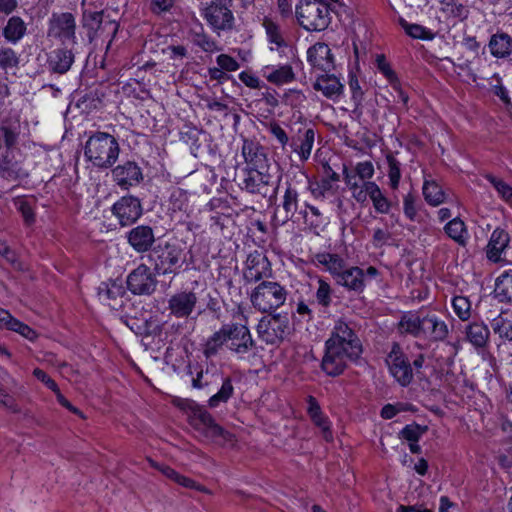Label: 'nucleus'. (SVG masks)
I'll return each mask as SVG.
<instances>
[{
	"label": "nucleus",
	"mask_w": 512,
	"mask_h": 512,
	"mask_svg": "<svg viewBox=\"0 0 512 512\" xmlns=\"http://www.w3.org/2000/svg\"><path fill=\"white\" fill-rule=\"evenodd\" d=\"M362 353L359 339L349 326L338 320L332 330V336L326 341V352L322 357V370L329 376L341 374L346 360H356Z\"/></svg>",
	"instance_id": "1"
},
{
	"label": "nucleus",
	"mask_w": 512,
	"mask_h": 512,
	"mask_svg": "<svg viewBox=\"0 0 512 512\" xmlns=\"http://www.w3.org/2000/svg\"><path fill=\"white\" fill-rule=\"evenodd\" d=\"M347 13V6L343 0H322V48H327L325 63H322V72H331L336 70L334 56L331 53L330 46L338 47L343 43L344 28L342 26V17Z\"/></svg>",
	"instance_id": "2"
},
{
	"label": "nucleus",
	"mask_w": 512,
	"mask_h": 512,
	"mask_svg": "<svg viewBox=\"0 0 512 512\" xmlns=\"http://www.w3.org/2000/svg\"><path fill=\"white\" fill-rule=\"evenodd\" d=\"M224 344L234 353L242 356L254 346V341L246 324H226L216 331L206 342V357L215 355Z\"/></svg>",
	"instance_id": "3"
},
{
	"label": "nucleus",
	"mask_w": 512,
	"mask_h": 512,
	"mask_svg": "<svg viewBox=\"0 0 512 512\" xmlns=\"http://www.w3.org/2000/svg\"><path fill=\"white\" fill-rule=\"evenodd\" d=\"M400 330L414 337L433 342L444 341L449 335L448 325L434 313L409 312L401 317Z\"/></svg>",
	"instance_id": "4"
},
{
	"label": "nucleus",
	"mask_w": 512,
	"mask_h": 512,
	"mask_svg": "<svg viewBox=\"0 0 512 512\" xmlns=\"http://www.w3.org/2000/svg\"><path fill=\"white\" fill-rule=\"evenodd\" d=\"M120 153L119 143L114 136L106 132H95L86 141L84 157L98 169H109L117 161Z\"/></svg>",
	"instance_id": "5"
},
{
	"label": "nucleus",
	"mask_w": 512,
	"mask_h": 512,
	"mask_svg": "<svg viewBox=\"0 0 512 512\" xmlns=\"http://www.w3.org/2000/svg\"><path fill=\"white\" fill-rule=\"evenodd\" d=\"M188 419L190 425L204 439L222 446L233 444L234 436L219 426L204 408L197 405L191 407Z\"/></svg>",
	"instance_id": "6"
},
{
	"label": "nucleus",
	"mask_w": 512,
	"mask_h": 512,
	"mask_svg": "<svg viewBox=\"0 0 512 512\" xmlns=\"http://www.w3.org/2000/svg\"><path fill=\"white\" fill-rule=\"evenodd\" d=\"M286 298V289L273 281H262L250 295L253 307L263 313L276 310L285 303Z\"/></svg>",
	"instance_id": "7"
},
{
	"label": "nucleus",
	"mask_w": 512,
	"mask_h": 512,
	"mask_svg": "<svg viewBox=\"0 0 512 512\" xmlns=\"http://www.w3.org/2000/svg\"><path fill=\"white\" fill-rule=\"evenodd\" d=\"M148 260L158 275L177 274L184 262L183 251L177 245L166 243L154 248Z\"/></svg>",
	"instance_id": "8"
},
{
	"label": "nucleus",
	"mask_w": 512,
	"mask_h": 512,
	"mask_svg": "<svg viewBox=\"0 0 512 512\" xmlns=\"http://www.w3.org/2000/svg\"><path fill=\"white\" fill-rule=\"evenodd\" d=\"M219 380H222V385L219 391L209 398L208 405L210 408H216L221 403H226L232 397L234 387L231 378H223L216 368L212 371L207 368L205 371H199L197 376L192 380V386L197 389H202L217 383Z\"/></svg>",
	"instance_id": "9"
},
{
	"label": "nucleus",
	"mask_w": 512,
	"mask_h": 512,
	"mask_svg": "<svg viewBox=\"0 0 512 512\" xmlns=\"http://www.w3.org/2000/svg\"><path fill=\"white\" fill-rule=\"evenodd\" d=\"M258 337L267 344L281 343L290 333L291 326L286 314L264 316L257 325Z\"/></svg>",
	"instance_id": "10"
},
{
	"label": "nucleus",
	"mask_w": 512,
	"mask_h": 512,
	"mask_svg": "<svg viewBox=\"0 0 512 512\" xmlns=\"http://www.w3.org/2000/svg\"><path fill=\"white\" fill-rule=\"evenodd\" d=\"M391 376L403 387L408 386L413 380V372L411 365L396 343L393 344L391 351L386 358Z\"/></svg>",
	"instance_id": "11"
},
{
	"label": "nucleus",
	"mask_w": 512,
	"mask_h": 512,
	"mask_svg": "<svg viewBox=\"0 0 512 512\" xmlns=\"http://www.w3.org/2000/svg\"><path fill=\"white\" fill-rule=\"evenodd\" d=\"M48 36L62 43H76L75 17L68 12L52 14L49 19Z\"/></svg>",
	"instance_id": "12"
},
{
	"label": "nucleus",
	"mask_w": 512,
	"mask_h": 512,
	"mask_svg": "<svg viewBox=\"0 0 512 512\" xmlns=\"http://www.w3.org/2000/svg\"><path fill=\"white\" fill-rule=\"evenodd\" d=\"M112 212L122 226H129L140 218L143 209L138 198L124 196L113 205Z\"/></svg>",
	"instance_id": "13"
},
{
	"label": "nucleus",
	"mask_w": 512,
	"mask_h": 512,
	"mask_svg": "<svg viewBox=\"0 0 512 512\" xmlns=\"http://www.w3.org/2000/svg\"><path fill=\"white\" fill-rule=\"evenodd\" d=\"M128 289L136 295L151 294L156 288V280L149 267L139 265L127 277Z\"/></svg>",
	"instance_id": "14"
},
{
	"label": "nucleus",
	"mask_w": 512,
	"mask_h": 512,
	"mask_svg": "<svg viewBox=\"0 0 512 512\" xmlns=\"http://www.w3.org/2000/svg\"><path fill=\"white\" fill-rule=\"evenodd\" d=\"M272 176L268 170L247 169L241 188L251 194L266 197L271 189Z\"/></svg>",
	"instance_id": "15"
},
{
	"label": "nucleus",
	"mask_w": 512,
	"mask_h": 512,
	"mask_svg": "<svg viewBox=\"0 0 512 512\" xmlns=\"http://www.w3.org/2000/svg\"><path fill=\"white\" fill-rule=\"evenodd\" d=\"M204 18L215 31L230 30L234 24V16L229 5H221L216 2L204 10Z\"/></svg>",
	"instance_id": "16"
},
{
	"label": "nucleus",
	"mask_w": 512,
	"mask_h": 512,
	"mask_svg": "<svg viewBox=\"0 0 512 512\" xmlns=\"http://www.w3.org/2000/svg\"><path fill=\"white\" fill-rule=\"evenodd\" d=\"M112 177L114 182L125 190L138 185L143 180L142 170L134 161H126L117 165L112 170Z\"/></svg>",
	"instance_id": "17"
},
{
	"label": "nucleus",
	"mask_w": 512,
	"mask_h": 512,
	"mask_svg": "<svg viewBox=\"0 0 512 512\" xmlns=\"http://www.w3.org/2000/svg\"><path fill=\"white\" fill-rule=\"evenodd\" d=\"M299 24L307 31H318L320 0H300L296 6Z\"/></svg>",
	"instance_id": "18"
},
{
	"label": "nucleus",
	"mask_w": 512,
	"mask_h": 512,
	"mask_svg": "<svg viewBox=\"0 0 512 512\" xmlns=\"http://www.w3.org/2000/svg\"><path fill=\"white\" fill-rule=\"evenodd\" d=\"M198 297L192 291H180L168 300L170 314L176 318H188L194 311Z\"/></svg>",
	"instance_id": "19"
},
{
	"label": "nucleus",
	"mask_w": 512,
	"mask_h": 512,
	"mask_svg": "<svg viewBox=\"0 0 512 512\" xmlns=\"http://www.w3.org/2000/svg\"><path fill=\"white\" fill-rule=\"evenodd\" d=\"M241 152L248 166L247 169L268 170L267 155L258 142L244 139Z\"/></svg>",
	"instance_id": "20"
},
{
	"label": "nucleus",
	"mask_w": 512,
	"mask_h": 512,
	"mask_svg": "<svg viewBox=\"0 0 512 512\" xmlns=\"http://www.w3.org/2000/svg\"><path fill=\"white\" fill-rule=\"evenodd\" d=\"M510 236L505 229L496 228L488 241L486 246L487 258L494 262H500L504 259L506 250L509 246Z\"/></svg>",
	"instance_id": "21"
},
{
	"label": "nucleus",
	"mask_w": 512,
	"mask_h": 512,
	"mask_svg": "<svg viewBox=\"0 0 512 512\" xmlns=\"http://www.w3.org/2000/svg\"><path fill=\"white\" fill-rule=\"evenodd\" d=\"M127 239L135 251L146 252L153 245L155 236L150 226L139 225L129 231Z\"/></svg>",
	"instance_id": "22"
},
{
	"label": "nucleus",
	"mask_w": 512,
	"mask_h": 512,
	"mask_svg": "<svg viewBox=\"0 0 512 512\" xmlns=\"http://www.w3.org/2000/svg\"><path fill=\"white\" fill-rule=\"evenodd\" d=\"M270 272L267 258L261 254H250L246 261L245 278L250 282H257Z\"/></svg>",
	"instance_id": "23"
},
{
	"label": "nucleus",
	"mask_w": 512,
	"mask_h": 512,
	"mask_svg": "<svg viewBox=\"0 0 512 512\" xmlns=\"http://www.w3.org/2000/svg\"><path fill=\"white\" fill-rule=\"evenodd\" d=\"M466 340L476 349L485 348L489 342L490 330L484 322H471L465 327Z\"/></svg>",
	"instance_id": "24"
},
{
	"label": "nucleus",
	"mask_w": 512,
	"mask_h": 512,
	"mask_svg": "<svg viewBox=\"0 0 512 512\" xmlns=\"http://www.w3.org/2000/svg\"><path fill=\"white\" fill-rule=\"evenodd\" d=\"M74 62V54L71 50L61 48L51 52L48 58L49 69L58 74L68 72Z\"/></svg>",
	"instance_id": "25"
},
{
	"label": "nucleus",
	"mask_w": 512,
	"mask_h": 512,
	"mask_svg": "<svg viewBox=\"0 0 512 512\" xmlns=\"http://www.w3.org/2000/svg\"><path fill=\"white\" fill-rule=\"evenodd\" d=\"M445 234L461 247L468 244L470 235L465 222L459 217H455L444 226Z\"/></svg>",
	"instance_id": "26"
},
{
	"label": "nucleus",
	"mask_w": 512,
	"mask_h": 512,
	"mask_svg": "<svg viewBox=\"0 0 512 512\" xmlns=\"http://www.w3.org/2000/svg\"><path fill=\"white\" fill-rule=\"evenodd\" d=\"M125 294L122 284L116 281L102 283L98 288L99 299L112 308L118 305V299H121Z\"/></svg>",
	"instance_id": "27"
},
{
	"label": "nucleus",
	"mask_w": 512,
	"mask_h": 512,
	"mask_svg": "<svg viewBox=\"0 0 512 512\" xmlns=\"http://www.w3.org/2000/svg\"><path fill=\"white\" fill-rule=\"evenodd\" d=\"M494 334L505 341H512V311L503 310L491 321Z\"/></svg>",
	"instance_id": "28"
},
{
	"label": "nucleus",
	"mask_w": 512,
	"mask_h": 512,
	"mask_svg": "<svg viewBox=\"0 0 512 512\" xmlns=\"http://www.w3.org/2000/svg\"><path fill=\"white\" fill-rule=\"evenodd\" d=\"M336 282L350 290L362 291L364 289V270L359 267L345 269L339 274Z\"/></svg>",
	"instance_id": "29"
},
{
	"label": "nucleus",
	"mask_w": 512,
	"mask_h": 512,
	"mask_svg": "<svg viewBox=\"0 0 512 512\" xmlns=\"http://www.w3.org/2000/svg\"><path fill=\"white\" fill-rule=\"evenodd\" d=\"M364 187L368 192V196L370 197L375 210L381 214H387L391 208V202L388 198L382 193L380 187L372 181H365Z\"/></svg>",
	"instance_id": "30"
},
{
	"label": "nucleus",
	"mask_w": 512,
	"mask_h": 512,
	"mask_svg": "<svg viewBox=\"0 0 512 512\" xmlns=\"http://www.w3.org/2000/svg\"><path fill=\"white\" fill-rule=\"evenodd\" d=\"M494 293L501 302L512 301V270L504 271L496 278Z\"/></svg>",
	"instance_id": "31"
},
{
	"label": "nucleus",
	"mask_w": 512,
	"mask_h": 512,
	"mask_svg": "<svg viewBox=\"0 0 512 512\" xmlns=\"http://www.w3.org/2000/svg\"><path fill=\"white\" fill-rule=\"evenodd\" d=\"M343 84L335 73L322 74V94L330 99L337 100L343 93Z\"/></svg>",
	"instance_id": "32"
},
{
	"label": "nucleus",
	"mask_w": 512,
	"mask_h": 512,
	"mask_svg": "<svg viewBox=\"0 0 512 512\" xmlns=\"http://www.w3.org/2000/svg\"><path fill=\"white\" fill-rule=\"evenodd\" d=\"M422 191L425 201L431 206H439L445 201L442 187L434 180L425 179Z\"/></svg>",
	"instance_id": "33"
},
{
	"label": "nucleus",
	"mask_w": 512,
	"mask_h": 512,
	"mask_svg": "<svg viewBox=\"0 0 512 512\" xmlns=\"http://www.w3.org/2000/svg\"><path fill=\"white\" fill-rule=\"evenodd\" d=\"M511 38L505 33L495 34L489 41L491 54L497 58H504L510 53Z\"/></svg>",
	"instance_id": "34"
},
{
	"label": "nucleus",
	"mask_w": 512,
	"mask_h": 512,
	"mask_svg": "<svg viewBox=\"0 0 512 512\" xmlns=\"http://www.w3.org/2000/svg\"><path fill=\"white\" fill-rule=\"evenodd\" d=\"M26 25L24 21L17 16L11 17L3 30L4 37L12 43H17L25 34Z\"/></svg>",
	"instance_id": "35"
},
{
	"label": "nucleus",
	"mask_w": 512,
	"mask_h": 512,
	"mask_svg": "<svg viewBox=\"0 0 512 512\" xmlns=\"http://www.w3.org/2000/svg\"><path fill=\"white\" fill-rule=\"evenodd\" d=\"M153 466L157 468L168 479L176 482L177 484L186 488L200 490V486L194 480L179 474L173 468L166 465L157 464H153Z\"/></svg>",
	"instance_id": "36"
},
{
	"label": "nucleus",
	"mask_w": 512,
	"mask_h": 512,
	"mask_svg": "<svg viewBox=\"0 0 512 512\" xmlns=\"http://www.w3.org/2000/svg\"><path fill=\"white\" fill-rule=\"evenodd\" d=\"M441 11L448 17L463 20L468 16V9L458 0H441Z\"/></svg>",
	"instance_id": "37"
},
{
	"label": "nucleus",
	"mask_w": 512,
	"mask_h": 512,
	"mask_svg": "<svg viewBox=\"0 0 512 512\" xmlns=\"http://www.w3.org/2000/svg\"><path fill=\"white\" fill-rule=\"evenodd\" d=\"M34 204L35 199L32 197H17L14 199L15 207L22 214L27 224L35 221Z\"/></svg>",
	"instance_id": "38"
},
{
	"label": "nucleus",
	"mask_w": 512,
	"mask_h": 512,
	"mask_svg": "<svg viewBox=\"0 0 512 512\" xmlns=\"http://www.w3.org/2000/svg\"><path fill=\"white\" fill-rule=\"evenodd\" d=\"M485 178L495 188L499 197L508 205L512 206V186H510L508 183H506L500 178L495 177L492 174H486Z\"/></svg>",
	"instance_id": "39"
},
{
	"label": "nucleus",
	"mask_w": 512,
	"mask_h": 512,
	"mask_svg": "<svg viewBox=\"0 0 512 512\" xmlns=\"http://www.w3.org/2000/svg\"><path fill=\"white\" fill-rule=\"evenodd\" d=\"M267 80L276 85H282L291 82L294 79V72L290 65H283L271 71Z\"/></svg>",
	"instance_id": "40"
},
{
	"label": "nucleus",
	"mask_w": 512,
	"mask_h": 512,
	"mask_svg": "<svg viewBox=\"0 0 512 512\" xmlns=\"http://www.w3.org/2000/svg\"><path fill=\"white\" fill-rule=\"evenodd\" d=\"M451 304L454 313L461 321H467L471 317V302L467 297L454 296Z\"/></svg>",
	"instance_id": "41"
},
{
	"label": "nucleus",
	"mask_w": 512,
	"mask_h": 512,
	"mask_svg": "<svg viewBox=\"0 0 512 512\" xmlns=\"http://www.w3.org/2000/svg\"><path fill=\"white\" fill-rule=\"evenodd\" d=\"M388 163V177L391 189L397 190L401 180L400 162L391 154L386 157Z\"/></svg>",
	"instance_id": "42"
},
{
	"label": "nucleus",
	"mask_w": 512,
	"mask_h": 512,
	"mask_svg": "<svg viewBox=\"0 0 512 512\" xmlns=\"http://www.w3.org/2000/svg\"><path fill=\"white\" fill-rule=\"evenodd\" d=\"M322 265L334 276L335 280L345 270L343 260L334 254L322 255Z\"/></svg>",
	"instance_id": "43"
},
{
	"label": "nucleus",
	"mask_w": 512,
	"mask_h": 512,
	"mask_svg": "<svg viewBox=\"0 0 512 512\" xmlns=\"http://www.w3.org/2000/svg\"><path fill=\"white\" fill-rule=\"evenodd\" d=\"M263 26L270 43H274L277 47L284 45V39L280 32L279 26L274 21L265 18L263 21Z\"/></svg>",
	"instance_id": "44"
},
{
	"label": "nucleus",
	"mask_w": 512,
	"mask_h": 512,
	"mask_svg": "<svg viewBox=\"0 0 512 512\" xmlns=\"http://www.w3.org/2000/svg\"><path fill=\"white\" fill-rule=\"evenodd\" d=\"M18 64L19 57L12 48L0 47V67L3 70L16 68Z\"/></svg>",
	"instance_id": "45"
},
{
	"label": "nucleus",
	"mask_w": 512,
	"mask_h": 512,
	"mask_svg": "<svg viewBox=\"0 0 512 512\" xmlns=\"http://www.w3.org/2000/svg\"><path fill=\"white\" fill-rule=\"evenodd\" d=\"M491 83V91L497 96L504 105L510 106L511 99L509 96L508 89L502 84L501 78L498 75H494Z\"/></svg>",
	"instance_id": "46"
},
{
	"label": "nucleus",
	"mask_w": 512,
	"mask_h": 512,
	"mask_svg": "<svg viewBox=\"0 0 512 512\" xmlns=\"http://www.w3.org/2000/svg\"><path fill=\"white\" fill-rule=\"evenodd\" d=\"M376 64L378 70L385 76L388 82L392 86H396L398 84V77L394 70L391 68L390 64L386 61L384 55H378L376 58Z\"/></svg>",
	"instance_id": "47"
},
{
	"label": "nucleus",
	"mask_w": 512,
	"mask_h": 512,
	"mask_svg": "<svg viewBox=\"0 0 512 512\" xmlns=\"http://www.w3.org/2000/svg\"><path fill=\"white\" fill-rule=\"evenodd\" d=\"M402 27L405 32L416 39H431L432 33L430 30L419 24H409L405 21L402 22Z\"/></svg>",
	"instance_id": "48"
},
{
	"label": "nucleus",
	"mask_w": 512,
	"mask_h": 512,
	"mask_svg": "<svg viewBox=\"0 0 512 512\" xmlns=\"http://www.w3.org/2000/svg\"><path fill=\"white\" fill-rule=\"evenodd\" d=\"M19 124L13 123L9 125H2L1 132L3 134L4 142L7 148L15 146L19 137Z\"/></svg>",
	"instance_id": "49"
},
{
	"label": "nucleus",
	"mask_w": 512,
	"mask_h": 512,
	"mask_svg": "<svg viewBox=\"0 0 512 512\" xmlns=\"http://www.w3.org/2000/svg\"><path fill=\"white\" fill-rule=\"evenodd\" d=\"M314 136L315 134L312 129L306 130L304 139L302 140L299 149H295L301 160H307L309 158L314 143Z\"/></svg>",
	"instance_id": "50"
},
{
	"label": "nucleus",
	"mask_w": 512,
	"mask_h": 512,
	"mask_svg": "<svg viewBox=\"0 0 512 512\" xmlns=\"http://www.w3.org/2000/svg\"><path fill=\"white\" fill-rule=\"evenodd\" d=\"M403 212L405 216L414 221L417 216L416 195L412 192L407 193L403 198Z\"/></svg>",
	"instance_id": "51"
},
{
	"label": "nucleus",
	"mask_w": 512,
	"mask_h": 512,
	"mask_svg": "<svg viewBox=\"0 0 512 512\" xmlns=\"http://www.w3.org/2000/svg\"><path fill=\"white\" fill-rule=\"evenodd\" d=\"M217 65L225 72L237 71L240 67L239 63L230 55L220 54L216 58Z\"/></svg>",
	"instance_id": "52"
},
{
	"label": "nucleus",
	"mask_w": 512,
	"mask_h": 512,
	"mask_svg": "<svg viewBox=\"0 0 512 512\" xmlns=\"http://www.w3.org/2000/svg\"><path fill=\"white\" fill-rule=\"evenodd\" d=\"M195 43L197 46H199L203 51L213 53L220 51L221 48L217 45V43L209 38L206 35H197L195 39Z\"/></svg>",
	"instance_id": "53"
},
{
	"label": "nucleus",
	"mask_w": 512,
	"mask_h": 512,
	"mask_svg": "<svg viewBox=\"0 0 512 512\" xmlns=\"http://www.w3.org/2000/svg\"><path fill=\"white\" fill-rule=\"evenodd\" d=\"M13 324L14 325L12 326L11 331L19 333L21 336L30 341H33L37 338V333L25 323L16 319V321L13 322Z\"/></svg>",
	"instance_id": "54"
},
{
	"label": "nucleus",
	"mask_w": 512,
	"mask_h": 512,
	"mask_svg": "<svg viewBox=\"0 0 512 512\" xmlns=\"http://www.w3.org/2000/svg\"><path fill=\"white\" fill-rule=\"evenodd\" d=\"M355 172L359 179L367 180L371 179L374 175V167L370 161L359 162L356 165Z\"/></svg>",
	"instance_id": "55"
},
{
	"label": "nucleus",
	"mask_w": 512,
	"mask_h": 512,
	"mask_svg": "<svg viewBox=\"0 0 512 512\" xmlns=\"http://www.w3.org/2000/svg\"><path fill=\"white\" fill-rule=\"evenodd\" d=\"M283 208L287 214H293L297 209V193L292 189H287L284 194Z\"/></svg>",
	"instance_id": "56"
},
{
	"label": "nucleus",
	"mask_w": 512,
	"mask_h": 512,
	"mask_svg": "<svg viewBox=\"0 0 512 512\" xmlns=\"http://www.w3.org/2000/svg\"><path fill=\"white\" fill-rule=\"evenodd\" d=\"M33 375L40 380L42 383H44L49 389H51L55 394L58 393L59 388L56 382L51 379L46 372L43 370L36 368L33 371Z\"/></svg>",
	"instance_id": "57"
},
{
	"label": "nucleus",
	"mask_w": 512,
	"mask_h": 512,
	"mask_svg": "<svg viewBox=\"0 0 512 512\" xmlns=\"http://www.w3.org/2000/svg\"><path fill=\"white\" fill-rule=\"evenodd\" d=\"M239 79L241 80L242 83H244L249 88H252V89L260 88L259 78L252 73L242 71L239 74Z\"/></svg>",
	"instance_id": "58"
},
{
	"label": "nucleus",
	"mask_w": 512,
	"mask_h": 512,
	"mask_svg": "<svg viewBox=\"0 0 512 512\" xmlns=\"http://www.w3.org/2000/svg\"><path fill=\"white\" fill-rule=\"evenodd\" d=\"M401 435L404 439L408 440L409 442H413L419 440L421 436V431L418 426L407 425L402 429Z\"/></svg>",
	"instance_id": "59"
},
{
	"label": "nucleus",
	"mask_w": 512,
	"mask_h": 512,
	"mask_svg": "<svg viewBox=\"0 0 512 512\" xmlns=\"http://www.w3.org/2000/svg\"><path fill=\"white\" fill-rule=\"evenodd\" d=\"M319 43L313 44L308 50H307V61L310 63V65L318 69L320 67V60H319Z\"/></svg>",
	"instance_id": "60"
},
{
	"label": "nucleus",
	"mask_w": 512,
	"mask_h": 512,
	"mask_svg": "<svg viewBox=\"0 0 512 512\" xmlns=\"http://www.w3.org/2000/svg\"><path fill=\"white\" fill-rule=\"evenodd\" d=\"M389 239H390V233L387 232L386 230H383L381 228H377L374 230L373 244L376 247L383 246L384 244H386L388 242Z\"/></svg>",
	"instance_id": "61"
},
{
	"label": "nucleus",
	"mask_w": 512,
	"mask_h": 512,
	"mask_svg": "<svg viewBox=\"0 0 512 512\" xmlns=\"http://www.w3.org/2000/svg\"><path fill=\"white\" fill-rule=\"evenodd\" d=\"M174 4V0H152L151 9L154 13L168 11Z\"/></svg>",
	"instance_id": "62"
},
{
	"label": "nucleus",
	"mask_w": 512,
	"mask_h": 512,
	"mask_svg": "<svg viewBox=\"0 0 512 512\" xmlns=\"http://www.w3.org/2000/svg\"><path fill=\"white\" fill-rule=\"evenodd\" d=\"M270 132L282 146H285L288 143L289 139L285 130L278 124H272L270 126Z\"/></svg>",
	"instance_id": "63"
},
{
	"label": "nucleus",
	"mask_w": 512,
	"mask_h": 512,
	"mask_svg": "<svg viewBox=\"0 0 512 512\" xmlns=\"http://www.w3.org/2000/svg\"><path fill=\"white\" fill-rule=\"evenodd\" d=\"M349 88L352 93V98L354 100H361L363 97V91L361 89V86L359 84V81L356 76L351 75L349 80Z\"/></svg>",
	"instance_id": "64"
}]
</instances>
